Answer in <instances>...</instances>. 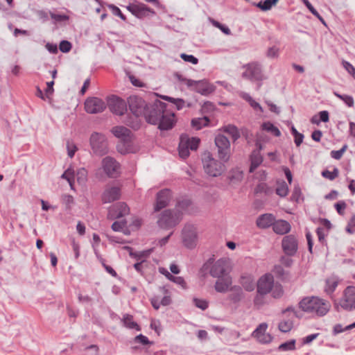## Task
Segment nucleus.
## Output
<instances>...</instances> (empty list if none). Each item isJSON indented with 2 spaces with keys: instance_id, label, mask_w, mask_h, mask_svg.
<instances>
[{
  "instance_id": "nucleus-5",
  "label": "nucleus",
  "mask_w": 355,
  "mask_h": 355,
  "mask_svg": "<svg viewBox=\"0 0 355 355\" xmlns=\"http://www.w3.org/2000/svg\"><path fill=\"white\" fill-rule=\"evenodd\" d=\"M214 142L218 158L223 162H227L231 156V146L229 139L225 135L218 134L215 137Z\"/></svg>"
},
{
  "instance_id": "nucleus-34",
  "label": "nucleus",
  "mask_w": 355,
  "mask_h": 355,
  "mask_svg": "<svg viewBox=\"0 0 355 355\" xmlns=\"http://www.w3.org/2000/svg\"><path fill=\"white\" fill-rule=\"evenodd\" d=\"M279 0H264L260 1L258 3H254V5L259 8L262 11H268L272 8V6H275Z\"/></svg>"
},
{
  "instance_id": "nucleus-21",
  "label": "nucleus",
  "mask_w": 355,
  "mask_h": 355,
  "mask_svg": "<svg viewBox=\"0 0 355 355\" xmlns=\"http://www.w3.org/2000/svg\"><path fill=\"white\" fill-rule=\"evenodd\" d=\"M121 189L118 187H107L101 195V201L103 204L110 203L120 198Z\"/></svg>"
},
{
  "instance_id": "nucleus-57",
  "label": "nucleus",
  "mask_w": 355,
  "mask_h": 355,
  "mask_svg": "<svg viewBox=\"0 0 355 355\" xmlns=\"http://www.w3.org/2000/svg\"><path fill=\"white\" fill-rule=\"evenodd\" d=\"M127 222L125 220L121 221H114L112 225V230L114 232H119L126 227Z\"/></svg>"
},
{
  "instance_id": "nucleus-8",
  "label": "nucleus",
  "mask_w": 355,
  "mask_h": 355,
  "mask_svg": "<svg viewBox=\"0 0 355 355\" xmlns=\"http://www.w3.org/2000/svg\"><path fill=\"white\" fill-rule=\"evenodd\" d=\"M243 68L245 71L242 73V77L252 82L261 81L266 78L263 73L261 64L257 62H252L245 64Z\"/></svg>"
},
{
  "instance_id": "nucleus-56",
  "label": "nucleus",
  "mask_w": 355,
  "mask_h": 355,
  "mask_svg": "<svg viewBox=\"0 0 355 355\" xmlns=\"http://www.w3.org/2000/svg\"><path fill=\"white\" fill-rule=\"evenodd\" d=\"M270 292L272 293V296L274 298L277 299L282 296L284 291L281 285H273V287Z\"/></svg>"
},
{
  "instance_id": "nucleus-47",
  "label": "nucleus",
  "mask_w": 355,
  "mask_h": 355,
  "mask_svg": "<svg viewBox=\"0 0 355 355\" xmlns=\"http://www.w3.org/2000/svg\"><path fill=\"white\" fill-rule=\"evenodd\" d=\"M214 261V258H209L201 267L200 272L202 277H205L207 273H209L210 268Z\"/></svg>"
},
{
  "instance_id": "nucleus-13",
  "label": "nucleus",
  "mask_w": 355,
  "mask_h": 355,
  "mask_svg": "<svg viewBox=\"0 0 355 355\" xmlns=\"http://www.w3.org/2000/svg\"><path fill=\"white\" fill-rule=\"evenodd\" d=\"M182 242L185 247L192 249L196 247L197 241V232L193 225H186L182 231Z\"/></svg>"
},
{
  "instance_id": "nucleus-59",
  "label": "nucleus",
  "mask_w": 355,
  "mask_h": 355,
  "mask_svg": "<svg viewBox=\"0 0 355 355\" xmlns=\"http://www.w3.org/2000/svg\"><path fill=\"white\" fill-rule=\"evenodd\" d=\"M279 48L275 46H271L267 50L266 56L268 58H277L279 56Z\"/></svg>"
},
{
  "instance_id": "nucleus-16",
  "label": "nucleus",
  "mask_w": 355,
  "mask_h": 355,
  "mask_svg": "<svg viewBox=\"0 0 355 355\" xmlns=\"http://www.w3.org/2000/svg\"><path fill=\"white\" fill-rule=\"evenodd\" d=\"M274 285V278L271 274H265L257 282V293L265 295L269 293Z\"/></svg>"
},
{
  "instance_id": "nucleus-28",
  "label": "nucleus",
  "mask_w": 355,
  "mask_h": 355,
  "mask_svg": "<svg viewBox=\"0 0 355 355\" xmlns=\"http://www.w3.org/2000/svg\"><path fill=\"white\" fill-rule=\"evenodd\" d=\"M140 116L128 115L123 121V123L134 130H138L141 126V121L139 119Z\"/></svg>"
},
{
  "instance_id": "nucleus-58",
  "label": "nucleus",
  "mask_w": 355,
  "mask_h": 355,
  "mask_svg": "<svg viewBox=\"0 0 355 355\" xmlns=\"http://www.w3.org/2000/svg\"><path fill=\"white\" fill-rule=\"evenodd\" d=\"M180 58L185 62H191L193 64L198 63V59L193 55H187L186 53H181Z\"/></svg>"
},
{
  "instance_id": "nucleus-23",
  "label": "nucleus",
  "mask_w": 355,
  "mask_h": 355,
  "mask_svg": "<svg viewBox=\"0 0 355 355\" xmlns=\"http://www.w3.org/2000/svg\"><path fill=\"white\" fill-rule=\"evenodd\" d=\"M216 278L214 288L218 293H225L230 290L229 287L232 285V281L229 275Z\"/></svg>"
},
{
  "instance_id": "nucleus-22",
  "label": "nucleus",
  "mask_w": 355,
  "mask_h": 355,
  "mask_svg": "<svg viewBox=\"0 0 355 355\" xmlns=\"http://www.w3.org/2000/svg\"><path fill=\"white\" fill-rule=\"evenodd\" d=\"M275 219V216L272 214H263L258 216L256 225L260 229H267L271 226L273 227Z\"/></svg>"
},
{
  "instance_id": "nucleus-2",
  "label": "nucleus",
  "mask_w": 355,
  "mask_h": 355,
  "mask_svg": "<svg viewBox=\"0 0 355 355\" xmlns=\"http://www.w3.org/2000/svg\"><path fill=\"white\" fill-rule=\"evenodd\" d=\"M298 305L302 311L315 313L320 317L325 315L331 306L327 300L314 296L302 298Z\"/></svg>"
},
{
  "instance_id": "nucleus-51",
  "label": "nucleus",
  "mask_w": 355,
  "mask_h": 355,
  "mask_svg": "<svg viewBox=\"0 0 355 355\" xmlns=\"http://www.w3.org/2000/svg\"><path fill=\"white\" fill-rule=\"evenodd\" d=\"M347 148V144H345L340 150H331V157L335 159H340L344 153L346 151Z\"/></svg>"
},
{
  "instance_id": "nucleus-11",
  "label": "nucleus",
  "mask_w": 355,
  "mask_h": 355,
  "mask_svg": "<svg viewBox=\"0 0 355 355\" xmlns=\"http://www.w3.org/2000/svg\"><path fill=\"white\" fill-rule=\"evenodd\" d=\"M106 105L114 114L122 116L127 112L128 103L119 96L113 95L109 97Z\"/></svg>"
},
{
  "instance_id": "nucleus-46",
  "label": "nucleus",
  "mask_w": 355,
  "mask_h": 355,
  "mask_svg": "<svg viewBox=\"0 0 355 355\" xmlns=\"http://www.w3.org/2000/svg\"><path fill=\"white\" fill-rule=\"evenodd\" d=\"M193 303L197 308L202 311L206 310L209 306V302L204 299L194 297L193 299Z\"/></svg>"
},
{
  "instance_id": "nucleus-60",
  "label": "nucleus",
  "mask_w": 355,
  "mask_h": 355,
  "mask_svg": "<svg viewBox=\"0 0 355 355\" xmlns=\"http://www.w3.org/2000/svg\"><path fill=\"white\" fill-rule=\"evenodd\" d=\"M51 17L55 21L60 22L67 21L69 19V16L64 14H55L52 12H49Z\"/></svg>"
},
{
  "instance_id": "nucleus-14",
  "label": "nucleus",
  "mask_w": 355,
  "mask_h": 355,
  "mask_svg": "<svg viewBox=\"0 0 355 355\" xmlns=\"http://www.w3.org/2000/svg\"><path fill=\"white\" fill-rule=\"evenodd\" d=\"M102 167L109 178H116L120 174V164L112 157L107 156L103 159Z\"/></svg>"
},
{
  "instance_id": "nucleus-36",
  "label": "nucleus",
  "mask_w": 355,
  "mask_h": 355,
  "mask_svg": "<svg viewBox=\"0 0 355 355\" xmlns=\"http://www.w3.org/2000/svg\"><path fill=\"white\" fill-rule=\"evenodd\" d=\"M261 127L263 130L270 132L275 137H279L281 135V132L279 131V130L269 121L264 122L261 125Z\"/></svg>"
},
{
  "instance_id": "nucleus-38",
  "label": "nucleus",
  "mask_w": 355,
  "mask_h": 355,
  "mask_svg": "<svg viewBox=\"0 0 355 355\" xmlns=\"http://www.w3.org/2000/svg\"><path fill=\"white\" fill-rule=\"evenodd\" d=\"M306 7L309 9V10L323 24H326L324 19L320 15V13L316 10V9L312 6V4L309 2V0H302Z\"/></svg>"
},
{
  "instance_id": "nucleus-49",
  "label": "nucleus",
  "mask_w": 355,
  "mask_h": 355,
  "mask_svg": "<svg viewBox=\"0 0 355 355\" xmlns=\"http://www.w3.org/2000/svg\"><path fill=\"white\" fill-rule=\"evenodd\" d=\"M268 324L265 322L261 323L252 332V336L256 338L266 333Z\"/></svg>"
},
{
  "instance_id": "nucleus-7",
  "label": "nucleus",
  "mask_w": 355,
  "mask_h": 355,
  "mask_svg": "<svg viewBox=\"0 0 355 355\" xmlns=\"http://www.w3.org/2000/svg\"><path fill=\"white\" fill-rule=\"evenodd\" d=\"M89 143L95 155L103 156L107 153V141L104 135L96 132H93L90 136Z\"/></svg>"
},
{
  "instance_id": "nucleus-3",
  "label": "nucleus",
  "mask_w": 355,
  "mask_h": 355,
  "mask_svg": "<svg viewBox=\"0 0 355 355\" xmlns=\"http://www.w3.org/2000/svg\"><path fill=\"white\" fill-rule=\"evenodd\" d=\"M202 162L205 172L211 177H218L226 169L225 162L214 159L210 152L205 153Z\"/></svg>"
},
{
  "instance_id": "nucleus-35",
  "label": "nucleus",
  "mask_w": 355,
  "mask_h": 355,
  "mask_svg": "<svg viewBox=\"0 0 355 355\" xmlns=\"http://www.w3.org/2000/svg\"><path fill=\"white\" fill-rule=\"evenodd\" d=\"M116 217L117 218L123 217L124 216L128 214L130 211L128 206L125 202H119L117 204L116 206Z\"/></svg>"
},
{
  "instance_id": "nucleus-45",
  "label": "nucleus",
  "mask_w": 355,
  "mask_h": 355,
  "mask_svg": "<svg viewBox=\"0 0 355 355\" xmlns=\"http://www.w3.org/2000/svg\"><path fill=\"white\" fill-rule=\"evenodd\" d=\"M61 178L65 179L69 183L70 187L73 189V182L74 181V171L71 168H68L66 170L62 175H61Z\"/></svg>"
},
{
  "instance_id": "nucleus-19",
  "label": "nucleus",
  "mask_w": 355,
  "mask_h": 355,
  "mask_svg": "<svg viewBox=\"0 0 355 355\" xmlns=\"http://www.w3.org/2000/svg\"><path fill=\"white\" fill-rule=\"evenodd\" d=\"M189 88L203 96H208L216 89V87L205 79L193 80L192 87Z\"/></svg>"
},
{
  "instance_id": "nucleus-20",
  "label": "nucleus",
  "mask_w": 355,
  "mask_h": 355,
  "mask_svg": "<svg viewBox=\"0 0 355 355\" xmlns=\"http://www.w3.org/2000/svg\"><path fill=\"white\" fill-rule=\"evenodd\" d=\"M209 274L215 278L228 275L227 261L224 259H220L215 263L213 262Z\"/></svg>"
},
{
  "instance_id": "nucleus-31",
  "label": "nucleus",
  "mask_w": 355,
  "mask_h": 355,
  "mask_svg": "<svg viewBox=\"0 0 355 355\" xmlns=\"http://www.w3.org/2000/svg\"><path fill=\"white\" fill-rule=\"evenodd\" d=\"M125 248L128 250L130 257L136 259L137 261H141V259L148 257L153 252V249L141 252H133L132 248L129 246H126Z\"/></svg>"
},
{
  "instance_id": "nucleus-17",
  "label": "nucleus",
  "mask_w": 355,
  "mask_h": 355,
  "mask_svg": "<svg viewBox=\"0 0 355 355\" xmlns=\"http://www.w3.org/2000/svg\"><path fill=\"white\" fill-rule=\"evenodd\" d=\"M111 132L114 137L120 139L124 146H129L130 145L133 135L126 127L123 125L114 126L112 128Z\"/></svg>"
},
{
  "instance_id": "nucleus-53",
  "label": "nucleus",
  "mask_w": 355,
  "mask_h": 355,
  "mask_svg": "<svg viewBox=\"0 0 355 355\" xmlns=\"http://www.w3.org/2000/svg\"><path fill=\"white\" fill-rule=\"evenodd\" d=\"M108 8L112 10L113 15L118 16L123 21H126V17L122 13L121 10L114 4H109Z\"/></svg>"
},
{
  "instance_id": "nucleus-61",
  "label": "nucleus",
  "mask_w": 355,
  "mask_h": 355,
  "mask_svg": "<svg viewBox=\"0 0 355 355\" xmlns=\"http://www.w3.org/2000/svg\"><path fill=\"white\" fill-rule=\"evenodd\" d=\"M334 207L336 209L338 214L343 216L344 215V211L347 207V204L345 203V201L340 200L334 205Z\"/></svg>"
},
{
  "instance_id": "nucleus-4",
  "label": "nucleus",
  "mask_w": 355,
  "mask_h": 355,
  "mask_svg": "<svg viewBox=\"0 0 355 355\" xmlns=\"http://www.w3.org/2000/svg\"><path fill=\"white\" fill-rule=\"evenodd\" d=\"M182 214L171 209H165L159 216L158 226L164 230H168L176 226L181 220Z\"/></svg>"
},
{
  "instance_id": "nucleus-30",
  "label": "nucleus",
  "mask_w": 355,
  "mask_h": 355,
  "mask_svg": "<svg viewBox=\"0 0 355 355\" xmlns=\"http://www.w3.org/2000/svg\"><path fill=\"white\" fill-rule=\"evenodd\" d=\"M222 130L230 135L234 142H235L241 137L239 129L234 125L229 124L225 125L222 128Z\"/></svg>"
},
{
  "instance_id": "nucleus-62",
  "label": "nucleus",
  "mask_w": 355,
  "mask_h": 355,
  "mask_svg": "<svg viewBox=\"0 0 355 355\" xmlns=\"http://www.w3.org/2000/svg\"><path fill=\"white\" fill-rule=\"evenodd\" d=\"M134 340L135 343H141L143 345L153 344V342H150L148 340V338L146 336H144L143 334H139V335L135 336Z\"/></svg>"
},
{
  "instance_id": "nucleus-43",
  "label": "nucleus",
  "mask_w": 355,
  "mask_h": 355,
  "mask_svg": "<svg viewBox=\"0 0 355 355\" xmlns=\"http://www.w3.org/2000/svg\"><path fill=\"white\" fill-rule=\"evenodd\" d=\"M291 132L294 137V141L295 145L297 146H300L303 141V134L300 133L293 125L291 128Z\"/></svg>"
},
{
  "instance_id": "nucleus-24",
  "label": "nucleus",
  "mask_w": 355,
  "mask_h": 355,
  "mask_svg": "<svg viewBox=\"0 0 355 355\" xmlns=\"http://www.w3.org/2000/svg\"><path fill=\"white\" fill-rule=\"evenodd\" d=\"M189 136L182 134L180 138V143L178 146L179 155L182 159H186L189 156V148L188 147Z\"/></svg>"
},
{
  "instance_id": "nucleus-44",
  "label": "nucleus",
  "mask_w": 355,
  "mask_h": 355,
  "mask_svg": "<svg viewBox=\"0 0 355 355\" xmlns=\"http://www.w3.org/2000/svg\"><path fill=\"white\" fill-rule=\"evenodd\" d=\"M280 351H289L294 350L295 349V340L292 339L285 343H282L279 347Z\"/></svg>"
},
{
  "instance_id": "nucleus-12",
  "label": "nucleus",
  "mask_w": 355,
  "mask_h": 355,
  "mask_svg": "<svg viewBox=\"0 0 355 355\" xmlns=\"http://www.w3.org/2000/svg\"><path fill=\"white\" fill-rule=\"evenodd\" d=\"M106 107V103L98 97H89L85 102V110L89 114L101 113Z\"/></svg>"
},
{
  "instance_id": "nucleus-25",
  "label": "nucleus",
  "mask_w": 355,
  "mask_h": 355,
  "mask_svg": "<svg viewBox=\"0 0 355 355\" xmlns=\"http://www.w3.org/2000/svg\"><path fill=\"white\" fill-rule=\"evenodd\" d=\"M291 226L290 223L285 220H276L273 225V231L280 235H284L288 233L291 231Z\"/></svg>"
},
{
  "instance_id": "nucleus-39",
  "label": "nucleus",
  "mask_w": 355,
  "mask_h": 355,
  "mask_svg": "<svg viewBox=\"0 0 355 355\" xmlns=\"http://www.w3.org/2000/svg\"><path fill=\"white\" fill-rule=\"evenodd\" d=\"M334 94L342 100L348 107H353L354 104V98L352 96L347 94H340L337 92H334Z\"/></svg>"
},
{
  "instance_id": "nucleus-1",
  "label": "nucleus",
  "mask_w": 355,
  "mask_h": 355,
  "mask_svg": "<svg viewBox=\"0 0 355 355\" xmlns=\"http://www.w3.org/2000/svg\"><path fill=\"white\" fill-rule=\"evenodd\" d=\"M166 107V103L157 99L149 103L143 116L148 123L157 125L160 131L170 130L175 125L177 119L175 114L168 111Z\"/></svg>"
},
{
  "instance_id": "nucleus-6",
  "label": "nucleus",
  "mask_w": 355,
  "mask_h": 355,
  "mask_svg": "<svg viewBox=\"0 0 355 355\" xmlns=\"http://www.w3.org/2000/svg\"><path fill=\"white\" fill-rule=\"evenodd\" d=\"M334 306L337 311H340V307L347 311L355 309V287L347 286L344 291L343 297L339 302L334 303Z\"/></svg>"
},
{
  "instance_id": "nucleus-9",
  "label": "nucleus",
  "mask_w": 355,
  "mask_h": 355,
  "mask_svg": "<svg viewBox=\"0 0 355 355\" xmlns=\"http://www.w3.org/2000/svg\"><path fill=\"white\" fill-rule=\"evenodd\" d=\"M127 103L131 113L133 115L143 116L149 104L141 97L136 95L130 96Z\"/></svg>"
},
{
  "instance_id": "nucleus-26",
  "label": "nucleus",
  "mask_w": 355,
  "mask_h": 355,
  "mask_svg": "<svg viewBox=\"0 0 355 355\" xmlns=\"http://www.w3.org/2000/svg\"><path fill=\"white\" fill-rule=\"evenodd\" d=\"M230 291L232 292L229 294L227 298L233 304L239 303L244 297V293L241 287L239 286H234L230 288Z\"/></svg>"
},
{
  "instance_id": "nucleus-18",
  "label": "nucleus",
  "mask_w": 355,
  "mask_h": 355,
  "mask_svg": "<svg viewBox=\"0 0 355 355\" xmlns=\"http://www.w3.org/2000/svg\"><path fill=\"white\" fill-rule=\"evenodd\" d=\"M171 199V191L168 189H163L157 192L156 202L154 207L155 211H159L166 207Z\"/></svg>"
},
{
  "instance_id": "nucleus-41",
  "label": "nucleus",
  "mask_w": 355,
  "mask_h": 355,
  "mask_svg": "<svg viewBox=\"0 0 355 355\" xmlns=\"http://www.w3.org/2000/svg\"><path fill=\"white\" fill-rule=\"evenodd\" d=\"M275 192L280 197H285L287 196L288 187L285 181H282L281 183L278 184Z\"/></svg>"
},
{
  "instance_id": "nucleus-63",
  "label": "nucleus",
  "mask_w": 355,
  "mask_h": 355,
  "mask_svg": "<svg viewBox=\"0 0 355 355\" xmlns=\"http://www.w3.org/2000/svg\"><path fill=\"white\" fill-rule=\"evenodd\" d=\"M215 109V106L213 103L210 101H206L202 106L201 112L202 113H208L213 111Z\"/></svg>"
},
{
  "instance_id": "nucleus-40",
  "label": "nucleus",
  "mask_w": 355,
  "mask_h": 355,
  "mask_svg": "<svg viewBox=\"0 0 355 355\" xmlns=\"http://www.w3.org/2000/svg\"><path fill=\"white\" fill-rule=\"evenodd\" d=\"M273 190L266 183H259L255 188V193H264L266 195H270L272 193Z\"/></svg>"
},
{
  "instance_id": "nucleus-32",
  "label": "nucleus",
  "mask_w": 355,
  "mask_h": 355,
  "mask_svg": "<svg viewBox=\"0 0 355 355\" xmlns=\"http://www.w3.org/2000/svg\"><path fill=\"white\" fill-rule=\"evenodd\" d=\"M123 325L130 329H135L137 331H141L140 326L133 321V316L130 314H125L122 319Z\"/></svg>"
},
{
  "instance_id": "nucleus-10",
  "label": "nucleus",
  "mask_w": 355,
  "mask_h": 355,
  "mask_svg": "<svg viewBox=\"0 0 355 355\" xmlns=\"http://www.w3.org/2000/svg\"><path fill=\"white\" fill-rule=\"evenodd\" d=\"M126 8L134 16L141 19L146 17H151L155 15V12L153 9L142 3L138 4L129 3V5L126 6Z\"/></svg>"
},
{
  "instance_id": "nucleus-64",
  "label": "nucleus",
  "mask_w": 355,
  "mask_h": 355,
  "mask_svg": "<svg viewBox=\"0 0 355 355\" xmlns=\"http://www.w3.org/2000/svg\"><path fill=\"white\" fill-rule=\"evenodd\" d=\"M343 66L355 78V68L354 66L345 60L343 61Z\"/></svg>"
},
{
  "instance_id": "nucleus-50",
  "label": "nucleus",
  "mask_w": 355,
  "mask_h": 355,
  "mask_svg": "<svg viewBox=\"0 0 355 355\" xmlns=\"http://www.w3.org/2000/svg\"><path fill=\"white\" fill-rule=\"evenodd\" d=\"M77 181L79 184H84L87 181V171L85 168H79L76 173Z\"/></svg>"
},
{
  "instance_id": "nucleus-33",
  "label": "nucleus",
  "mask_w": 355,
  "mask_h": 355,
  "mask_svg": "<svg viewBox=\"0 0 355 355\" xmlns=\"http://www.w3.org/2000/svg\"><path fill=\"white\" fill-rule=\"evenodd\" d=\"M210 120L208 116H204L201 118H195L191 120V126L196 130H200L202 128L208 126Z\"/></svg>"
},
{
  "instance_id": "nucleus-52",
  "label": "nucleus",
  "mask_w": 355,
  "mask_h": 355,
  "mask_svg": "<svg viewBox=\"0 0 355 355\" xmlns=\"http://www.w3.org/2000/svg\"><path fill=\"white\" fill-rule=\"evenodd\" d=\"M200 142V139L199 138H198V137L190 138L189 137V142L187 144H188V147H189V150H196L199 146Z\"/></svg>"
},
{
  "instance_id": "nucleus-55",
  "label": "nucleus",
  "mask_w": 355,
  "mask_h": 355,
  "mask_svg": "<svg viewBox=\"0 0 355 355\" xmlns=\"http://www.w3.org/2000/svg\"><path fill=\"white\" fill-rule=\"evenodd\" d=\"M72 44L67 40H62L59 44L60 51L62 53H68L71 51Z\"/></svg>"
},
{
  "instance_id": "nucleus-29",
  "label": "nucleus",
  "mask_w": 355,
  "mask_h": 355,
  "mask_svg": "<svg viewBox=\"0 0 355 355\" xmlns=\"http://www.w3.org/2000/svg\"><path fill=\"white\" fill-rule=\"evenodd\" d=\"M159 271L160 273L164 275L170 281H172L178 285H180L184 288H186V282L183 277L173 276L164 268H159Z\"/></svg>"
},
{
  "instance_id": "nucleus-15",
  "label": "nucleus",
  "mask_w": 355,
  "mask_h": 355,
  "mask_svg": "<svg viewBox=\"0 0 355 355\" xmlns=\"http://www.w3.org/2000/svg\"><path fill=\"white\" fill-rule=\"evenodd\" d=\"M283 252L287 256H294L298 250V241L295 235L289 234L283 237L282 240Z\"/></svg>"
},
{
  "instance_id": "nucleus-27",
  "label": "nucleus",
  "mask_w": 355,
  "mask_h": 355,
  "mask_svg": "<svg viewBox=\"0 0 355 355\" xmlns=\"http://www.w3.org/2000/svg\"><path fill=\"white\" fill-rule=\"evenodd\" d=\"M250 166L249 168L250 173H253L255 169L262 163L263 157L258 150H253L250 155Z\"/></svg>"
},
{
  "instance_id": "nucleus-37",
  "label": "nucleus",
  "mask_w": 355,
  "mask_h": 355,
  "mask_svg": "<svg viewBox=\"0 0 355 355\" xmlns=\"http://www.w3.org/2000/svg\"><path fill=\"white\" fill-rule=\"evenodd\" d=\"M293 327V322L291 319L283 320L278 324V329L283 333H287L290 331Z\"/></svg>"
},
{
  "instance_id": "nucleus-54",
  "label": "nucleus",
  "mask_w": 355,
  "mask_h": 355,
  "mask_svg": "<svg viewBox=\"0 0 355 355\" xmlns=\"http://www.w3.org/2000/svg\"><path fill=\"white\" fill-rule=\"evenodd\" d=\"M62 202L65 205L67 209H70L71 205L74 203V200L72 196L64 194L62 196Z\"/></svg>"
},
{
  "instance_id": "nucleus-48",
  "label": "nucleus",
  "mask_w": 355,
  "mask_h": 355,
  "mask_svg": "<svg viewBox=\"0 0 355 355\" xmlns=\"http://www.w3.org/2000/svg\"><path fill=\"white\" fill-rule=\"evenodd\" d=\"M338 282L333 279H329L326 280L325 291L328 294L332 293L336 287L338 286Z\"/></svg>"
},
{
  "instance_id": "nucleus-42",
  "label": "nucleus",
  "mask_w": 355,
  "mask_h": 355,
  "mask_svg": "<svg viewBox=\"0 0 355 355\" xmlns=\"http://www.w3.org/2000/svg\"><path fill=\"white\" fill-rule=\"evenodd\" d=\"M321 174L323 178L329 180H334L338 176L339 170L338 168L335 167L332 171H329V170H324Z\"/></svg>"
}]
</instances>
